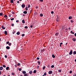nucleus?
<instances>
[{
  "mask_svg": "<svg viewBox=\"0 0 76 76\" xmlns=\"http://www.w3.org/2000/svg\"><path fill=\"white\" fill-rule=\"evenodd\" d=\"M72 54H73V52L72 51V50H71L69 52V55H72Z\"/></svg>",
  "mask_w": 76,
  "mask_h": 76,
  "instance_id": "nucleus-1",
  "label": "nucleus"
},
{
  "mask_svg": "<svg viewBox=\"0 0 76 76\" xmlns=\"http://www.w3.org/2000/svg\"><path fill=\"white\" fill-rule=\"evenodd\" d=\"M60 20V19H59V18H58V16L57 18H56V21L57 22H58Z\"/></svg>",
  "mask_w": 76,
  "mask_h": 76,
  "instance_id": "nucleus-2",
  "label": "nucleus"
},
{
  "mask_svg": "<svg viewBox=\"0 0 76 76\" xmlns=\"http://www.w3.org/2000/svg\"><path fill=\"white\" fill-rule=\"evenodd\" d=\"M53 73V71H50L48 72V74H52Z\"/></svg>",
  "mask_w": 76,
  "mask_h": 76,
  "instance_id": "nucleus-3",
  "label": "nucleus"
},
{
  "mask_svg": "<svg viewBox=\"0 0 76 76\" xmlns=\"http://www.w3.org/2000/svg\"><path fill=\"white\" fill-rule=\"evenodd\" d=\"M21 6L23 8H24V7H25V5L23 4V5H21Z\"/></svg>",
  "mask_w": 76,
  "mask_h": 76,
  "instance_id": "nucleus-4",
  "label": "nucleus"
},
{
  "mask_svg": "<svg viewBox=\"0 0 76 76\" xmlns=\"http://www.w3.org/2000/svg\"><path fill=\"white\" fill-rule=\"evenodd\" d=\"M6 48L7 50H9V49H10V47H9V46H7L6 47Z\"/></svg>",
  "mask_w": 76,
  "mask_h": 76,
  "instance_id": "nucleus-5",
  "label": "nucleus"
},
{
  "mask_svg": "<svg viewBox=\"0 0 76 76\" xmlns=\"http://www.w3.org/2000/svg\"><path fill=\"white\" fill-rule=\"evenodd\" d=\"M29 73L30 75H32V71H30L29 72Z\"/></svg>",
  "mask_w": 76,
  "mask_h": 76,
  "instance_id": "nucleus-6",
  "label": "nucleus"
},
{
  "mask_svg": "<svg viewBox=\"0 0 76 76\" xmlns=\"http://www.w3.org/2000/svg\"><path fill=\"white\" fill-rule=\"evenodd\" d=\"M4 33L5 35H7V32L6 31H5Z\"/></svg>",
  "mask_w": 76,
  "mask_h": 76,
  "instance_id": "nucleus-7",
  "label": "nucleus"
},
{
  "mask_svg": "<svg viewBox=\"0 0 76 76\" xmlns=\"http://www.w3.org/2000/svg\"><path fill=\"white\" fill-rule=\"evenodd\" d=\"M3 69V68L2 66L0 67V70H2Z\"/></svg>",
  "mask_w": 76,
  "mask_h": 76,
  "instance_id": "nucleus-8",
  "label": "nucleus"
},
{
  "mask_svg": "<svg viewBox=\"0 0 76 76\" xmlns=\"http://www.w3.org/2000/svg\"><path fill=\"white\" fill-rule=\"evenodd\" d=\"M10 1V3H13H13H13V0H11Z\"/></svg>",
  "mask_w": 76,
  "mask_h": 76,
  "instance_id": "nucleus-9",
  "label": "nucleus"
},
{
  "mask_svg": "<svg viewBox=\"0 0 76 76\" xmlns=\"http://www.w3.org/2000/svg\"><path fill=\"white\" fill-rule=\"evenodd\" d=\"M24 76H29V75H28V74H27V73H26V74H24Z\"/></svg>",
  "mask_w": 76,
  "mask_h": 76,
  "instance_id": "nucleus-10",
  "label": "nucleus"
},
{
  "mask_svg": "<svg viewBox=\"0 0 76 76\" xmlns=\"http://www.w3.org/2000/svg\"><path fill=\"white\" fill-rule=\"evenodd\" d=\"M22 73H23V74H26V72L25 71H23L22 72Z\"/></svg>",
  "mask_w": 76,
  "mask_h": 76,
  "instance_id": "nucleus-11",
  "label": "nucleus"
},
{
  "mask_svg": "<svg viewBox=\"0 0 76 76\" xmlns=\"http://www.w3.org/2000/svg\"><path fill=\"white\" fill-rule=\"evenodd\" d=\"M23 13H24V14H26L27 13V11H24L23 12Z\"/></svg>",
  "mask_w": 76,
  "mask_h": 76,
  "instance_id": "nucleus-12",
  "label": "nucleus"
},
{
  "mask_svg": "<svg viewBox=\"0 0 76 76\" xmlns=\"http://www.w3.org/2000/svg\"><path fill=\"white\" fill-rule=\"evenodd\" d=\"M9 66L7 67L6 68V69L7 70H9Z\"/></svg>",
  "mask_w": 76,
  "mask_h": 76,
  "instance_id": "nucleus-13",
  "label": "nucleus"
},
{
  "mask_svg": "<svg viewBox=\"0 0 76 76\" xmlns=\"http://www.w3.org/2000/svg\"><path fill=\"white\" fill-rule=\"evenodd\" d=\"M3 29H6V28L4 27V26H2L1 27Z\"/></svg>",
  "mask_w": 76,
  "mask_h": 76,
  "instance_id": "nucleus-14",
  "label": "nucleus"
},
{
  "mask_svg": "<svg viewBox=\"0 0 76 76\" xmlns=\"http://www.w3.org/2000/svg\"><path fill=\"white\" fill-rule=\"evenodd\" d=\"M58 33H56L55 34V36H58Z\"/></svg>",
  "mask_w": 76,
  "mask_h": 76,
  "instance_id": "nucleus-15",
  "label": "nucleus"
},
{
  "mask_svg": "<svg viewBox=\"0 0 76 76\" xmlns=\"http://www.w3.org/2000/svg\"><path fill=\"white\" fill-rule=\"evenodd\" d=\"M72 40L73 41H76V39L73 38H72Z\"/></svg>",
  "mask_w": 76,
  "mask_h": 76,
  "instance_id": "nucleus-16",
  "label": "nucleus"
},
{
  "mask_svg": "<svg viewBox=\"0 0 76 76\" xmlns=\"http://www.w3.org/2000/svg\"><path fill=\"white\" fill-rule=\"evenodd\" d=\"M16 34H17V35H19V34H20V32L19 31H18V32Z\"/></svg>",
  "mask_w": 76,
  "mask_h": 76,
  "instance_id": "nucleus-17",
  "label": "nucleus"
},
{
  "mask_svg": "<svg viewBox=\"0 0 76 76\" xmlns=\"http://www.w3.org/2000/svg\"><path fill=\"white\" fill-rule=\"evenodd\" d=\"M73 54H76V51H74L73 52Z\"/></svg>",
  "mask_w": 76,
  "mask_h": 76,
  "instance_id": "nucleus-18",
  "label": "nucleus"
},
{
  "mask_svg": "<svg viewBox=\"0 0 76 76\" xmlns=\"http://www.w3.org/2000/svg\"><path fill=\"white\" fill-rule=\"evenodd\" d=\"M69 19H72V16H69Z\"/></svg>",
  "mask_w": 76,
  "mask_h": 76,
  "instance_id": "nucleus-19",
  "label": "nucleus"
},
{
  "mask_svg": "<svg viewBox=\"0 0 76 76\" xmlns=\"http://www.w3.org/2000/svg\"><path fill=\"white\" fill-rule=\"evenodd\" d=\"M23 23H25V20H22Z\"/></svg>",
  "mask_w": 76,
  "mask_h": 76,
  "instance_id": "nucleus-20",
  "label": "nucleus"
},
{
  "mask_svg": "<svg viewBox=\"0 0 76 76\" xmlns=\"http://www.w3.org/2000/svg\"><path fill=\"white\" fill-rule=\"evenodd\" d=\"M40 16L41 17H42L43 16V14H41L40 15Z\"/></svg>",
  "mask_w": 76,
  "mask_h": 76,
  "instance_id": "nucleus-21",
  "label": "nucleus"
},
{
  "mask_svg": "<svg viewBox=\"0 0 76 76\" xmlns=\"http://www.w3.org/2000/svg\"><path fill=\"white\" fill-rule=\"evenodd\" d=\"M44 51H45V49H43L42 50H41L42 53H43Z\"/></svg>",
  "mask_w": 76,
  "mask_h": 76,
  "instance_id": "nucleus-22",
  "label": "nucleus"
},
{
  "mask_svg": "<svg viewBox=\"0 0 76 76\" xmlns=\"http://www.w3.org/2000/svg\"><path fill=\"white\" fill-rule=\"evenodd\" d=\"M38 64L39 65H40V64H41V62H40V61H38Z\"/></svg>",
  "mask_w": 76,
  "mask_h": 76,
  "instance_id": "nucleus-23",
  "label": "nucleus"
},
{
  "mask_svg": "<svg viewBox=\"0 0 76 76\" xmlns=\"http://www.w3.org/2000/svg\"><path fill=\"white\" fill-rule=\"evenodd\" d=\"M54 66L53 65H52L51 66V68H54Z\"/></svg>",
  "mask_w": 76,
  "mask_h": 76,
  "instance_id": "nucleus-24",
  "label": "nucleus"
},
{
  "mask_svg": "<svg viewBox=\"0 0 76 76\" xmlns=\"http://www.w3.org/2000/svg\"><path fill=\"white\" fill-rule=\"evenodd\" d=\"M52 57L53 58H55V56L54 54L52 55Z\"/></svg>",
  "mask_w": 76,
  "mask_h": 76,
  "instance_id": "nucleus-25",
  "label": "nucleus"
},
{
  "mask_svg": "<svg viewBox=\"0 0 76 76\" xmlns=\"http://www.w3.org/2000/svg\"><path fill=\"white\" fill-rule=\"evenodd\" d=\"M36 72H37V71L34 70V72H33V73H36Z\"/></svg>",
  "mask_w": 76,
  "mask_h": 76,
  "instance_id": "nucleus-26",
  "label": "nucleus"
},
{
  "mask_svg": "<svg viewBox=\"0 0 76 76\" xmlns=\"http://www.w3.org/2000/svg\"><path fill=\"white\" fill-rule=\"evenodd\" d=\"M44 75H45V76H47V73H46V72H45L44 73Z\"/></svg>",
  "mask_w": 76,
  "mask_h": 76,
  "instance_id": "nucleus-27",
  "label": "nucleus"
},
{
  "mask_svg": "<svg viewBox=\"0 0 76 76\" xmlns=\"http://www.w3.org/2000/svg\"><path fill=\"white\" fill-rule=\"evenodd\" d=\"M3 67H4L5 68L6 67V66L4 65H3Z\"/></svg>",
  "mask_w": 76,
  "mask_h": 76,
  "instance_id": "nucleus-28",
  "label": "nucleus"
},
{
  "mask_svg": "<svg viewBox=\"0 0 76 76\" xmlns=\"http://www.w3.org/2000/svg\"><path fill=\"white\" fill-rule=\"evenodd\" d=\"M2 15H3V13H0V16H2Z\"/></svg>",
  "mask_w": 76,
  "mask_h": 76,
  "instance_id": "nucleus-29",
  "label": "nucleus"
},
{
  "mask_svg": "<svg viewBox=\"0 0 76 76\" xmlns=\"http://www.w3.org/2000/svg\"><path fill=\"white\" fill-rule=\"evenodd\" d=\"M48 68H50V65H48L47 66Z\"/></svg>",
  "mask_w": 76,
  "mask_h": 76,
  "instance_id": "nucleus-30",
  "label": "nucleus"
},
{
  "mask_svg": "<svg viewBox=\"0 0 76 76\" xmlns=\"http://www.w3.org/2000/svg\"><path fill=\"white\" fill-rule=\"evenodd\" d=\"M28 26H25L24 27V28H25V29H28Z\"/></svg>",
  "mask_w": 76,
  "mask_h": 76,
  "instance_id": "nucleus-31",
  "label": "nucleus"
},
{
  "mask_svg": "<svg viewBox=\"0 0 76 76\" xmlns=\"http://www.w3.org/2000/svg\"><path fill=\"white\" fill-rule=\"evenodd\" d=\"M37 14V13L36 12H35L34 13V15H36Z\"/></svg>",
  "mask_w": 76,
  "mask_h": 76,
  "instance_id": "nucleus-32",
  "label": "nucleus"
},
{
  "mask_svg": "<svg viewBox=\"0 0 76 76\" xmlns=\"http://www.w3.org/2000/svg\"><path fill=\"white\" fill-rule=\"evenodd\" d=\"M58 72H61V69H59L58 71Z\"/></svg>",
  "mask_w": 76,
  "mask_h": 76,
  "instance_id": "nucleus-33",
  "label": "nucleus"
},
{
  "mask_svg": "<svg viewBox=\"0 0 76 76\" xmlns=\"http://www.w3.org/2000/svg\"><path fill=\"white\" fill-rule=\"evenodd\" d=\"M45 66H44L43 68V70H45Z\"/></svg>",
  "mask_w": 76,
  "mask_h": 76,
  "instance_id": "nucleus-34",
  "label": "nucleus"
},
{
  "mask_svg": "<svg viewBox=\"0 0 76 76\" xmlns=\"http://www.w3.org/2000/svg\"><path fill=\"white\" fill-rule=\"evenodd\" d=\"M25 9L26 10H28V7H26V8H25Z\"/></svg>",
  "mask_w": 76,
  "mask_h": 76,
  "instance_id": "nucleus-35",
  "label": "nucleus"
},
{
  "mask_svg": "<svg viewBox=\"0 0 76 76\" xmlns=\"http://www.w3.org/2000/svg\"><path fill=\"white\" fill-rule=\"evenodd\" d=\"M4 17H5V18H7V16L6 15H5Z\"/></svg>",
  "mask_w": 76,
  "mask_h": 76,
  "instance_id": "nucleus-36",
  "label": "nucleus"
},
{
  "mask_svg": "<svg viewBox=\"0 0 76 76\" xmlns=\"http://www.w3.org/2000/svg\"><path fill=\"white\" fill-rule=\"evenodd\" d=\"M11 44H12V43H9L8 44V45H10H10H11Z\"/></svg>",
  "mask_w": 76,
  "mask_h": 76,
  "instance_id": "nucleus-37",
  "label": "nucleus"
},
{
  "mask_svg": "<svg viewBox=\"0 0 76 76\" xmlns=\"http://www.w3.org/2000/svg\"><path fill=\"white\" fill-rule=\"evenodd\" d=\"M28 8H29V7H31V5H28Z\"/></svg>",
  "mask_w": 76,
  "mask_h": 76,
  "instance_id": "nucleus-38",
  "label": "nucleus"
},
{
  "mask_svg": "<svg viewBox=\"0 0 76 76\" xmlns=\"http://www.w3.org/2000/svg\"><path fill=\"white\" fill-rule=\"evenodd\" d=\"M19 71H21V70H22V69H21V68H20L19 69Z\"/></svg>",
  "mask_w": 76,
  "mask_h": 76,
  "instance_id": "nucleus-39",
  "label": "nucleus"
},
{
  "mask_svg": "<svg viewBox=\"0 0 76 76\" xmlns=\"http://www.w3.org/2000/svg\"><path fill=\"white\" fill-rule=\"evenodd\" d=\"M11 26H14V24H11Z\"/></svg>",
  "mask_w": 76,
  "mask_h": 76,
  "instance_id": "nucleus-40",
  "label": "nucleus"
},
{
  "mask_svg": "<svg viewBox=\"0 0 76 76\" xmlns=\"http://www.w3.org/2000/svg\"><path fill=\"white\" fill-rule=\"evenodd\" d=\"M18 66H20V64L19 63H18V64H17Z\"/></svg>",
  "mask_w": 76,
  "mask_h": 76,
  "instance_id": "nucleus-41",
  "label": "nucleus"
},
{
  "mask_svg": "<svg viewBox=\"0 0 76 76\" xmlns=\"http://www.w3.org/2000/svg\"><path fill=\"white\" fill-rule=\"evenodd\" d=\"M72 73V71H70V72H69V73Z\"/></svg>",
  "mask_w": 76,
  "mask_h": 76,
  "instance_id": "nucleus-42",
  "label": "nucleus"
},
{
  "mask_svg": "<svg viewBox=\"0 0 76 76\" xmlns=\"http://www.w3.org/2000/svg\"><path fill=\"white\" fill-rule=\"evenodd\" d=\"M12 75H15V74L14 73L12 72Z\"/></svg>",
  "mask_w": 76,
  "mask_h": 76,
  "instance_id": "nucleus-43",
  "label": "nucleus"
},
{
  "mask_svg": "<svg viewBox=\"0 0 76 76\" xmlns=\"http://www.w3.org/2000/svg\"><path fill=\"white\" fill-rule=\"evenodd\" d=\"M51 13L52 14H54V12H53V11H52V12H51Z\"/></svg>",
  "mask_w": 76,
  "mask_h": 76,
  "instance_id": "nucleus-44",
  "label": "nucleus"
},
{
  "mask_svg": "<svg viewBox=\"0 0 76 76\" xmlns=\"http://www.w3.org/2000/svg\"><path fill=\"white\" fill-rule=\"evenodd\" d=\"M11 20H14V18H12L11 19Z\"/></svg>",
  "mask_w": 76,
  "mask_h": 76,
  "instance_id": "nucleus-45",
  "label": "nucleus"
},
{
  "mask_svg": "<svg viewBox=\"0 0 76 76\" xmlns=\"http://www.w3.org/2000/svg\"><path fill=\"white\" fill-rule=\"evenodd\" d=\"M4 57H5V58H7V55H5Z\"/></svg>",
  "mask_w": 76,
  "mask_h": 76,
  "instance_id": "nucleus-46",
  "label": "nucleus"
},
{
  "mask_svg": "<svg viewBox=\"0 0 76 76\" xmlns=\"http://www.w3.org/2000/svg\"><path fill=\"white\" fill-rule=\"evenodd\" d=\"M9 43V42H6V44H8Z\"/></svg>",
  "mask_w": 76,
  "mask_h": 76,
  "instance_id": "nucleus-47",
  "label": "nucleus"
},
{
  "mask_svg": "<svg viewBox=\"0 0 76 76\" xmlns=\"http://www.w3.org/2000/svg\"><path fill=\"white\" fill-rule=\"evenodd\" d=\"M25 36V35H24V34H23L22 35V37H24Z\"/></svg>",
  "mask_w": 76,
  "mask_h": 76,
  "instance_id": "nucleus-48",
  "label": "nucleus"
},
{
  "mask_svg": "<svg viewBox=\"0 0 76 76\" xmlns=\"http://www.w3.org/2000/svg\"><path fill=\"white\" fill-rule=\"evenodd\" d=\"M40 1H41V2H43V0H40Z\"/></svg>",
  "mask_w": 76,
  "mask_h": 76,
  "instance_id": "nucleus-49",
  "label": "nucleus"
},
{
  "mask_svg": "<svg viewBox=\"0 0 76 76\" xmlns=\"http://www.w3.org/2000/svg\"><path fill=\"white\" fill-rule=\"evenodd\" d=\"M37 60H39V57H37Z\"/></svg>",
  "mask_w": 76,
  "mask_h": 76,
  "instance_id": "nucleus-50",
  "label": "nucleus"
},
{
  "mask_svg": "<svg viewBox=\"0 0 76 76\" xmlns=\"http://www.w3.org/2000/svg\"><path fill=\"white\" fill-rule=\"evenodd\" d=\"M71 23H73V20H71Z\"/></svg>",
  "mask_w": 76,
  "mask_h": 76,
  "instance_id": "nucleus-51",
  "label": "nucleus"
},
{
  "mask_svg": "<svg viewBox=\"0 0 76 76\" xmlns=\"http://www.w3.org/2000/svg\"><path fill=\"white\" fill-rule=\"evenodd\" d=\"M16 22L17 23L19 22V20H17L16 21Z\"/></svg>",
  "mask_w": 76,
  "mask_h": 76,
  "instance_id": "nucleus-52",
  "label": "nucleus"
},
{
  "mask_svg": "<svg viewBox=\"0 0 76 76\" xmlns=\"http://www.w3.org/2000/svg\"><path fill=\"white\" fill-rule=\"evenodd\" d=\"M60 44L61 45H63V43H62V42L61 43H60Z\"/></svg>",
  "mask_w": 76,
  "mask_h": 76,
  "instance_id": "nucleus-53",
  "label": "nucleus"
},
{
  "mask_svg": "<svg viewBox=\"0 0 76 76\" xmlns=\"http://www.w3.org/2000/svg\"><path fill=\"white\" fill-rule=\"evenodd\" d=\"M15 31H13V32H12V34H15Z\"/></svg>",
  "mask_w": 76,
  "mask_h": 76,
  "instance_id": "nucleus-54",
  "label": "nucleus"
},
{
  "mask_svg": "<svg viewBox=\"0 0 76 76\" xmlns=\"http://www.w3.org/2000/svg\"><path fill=\"white\" fill-rule=\"evenodd\" d=\"M32 26H33L32 25H31L30 26V28H32Z\"/></svg>",
  "mask_w": 76,
  "mask_h": 76,
  "instance_id": "nucleus-55",
  "label": "nucleus"
},
{
  "mask_svg": "<svg viewBox=\"0 0 76 76\" xmlns=\"http://www.w3.org/2000/svg\"><path fill=\"white\" fill-rule=\"evenodd\" d=\"M1 71H0V75H1Z\"/></svg>",
  "mask_w": 76,
  "mask_h": 76,
  "instance_id": "nucleus-56",
  "label": "nucleus"
},
{
  "mask_svg": "<svg viewBox=\"0 0 76 76\" xmlns=\"http://www.w3.org/2000/svg\"><path fill=\"white\" fill-rule=\"evenodd\" d=\"M74 35L75 36V37H76V33H75V34Z\"/></svg>",
  "mask_w": 76,
  "mask_h": 76,
  "instance_id": "nucleus-57",
  "label": "nucleus"
},
{
  "mask_svg": "<svg viewBox=\"0 0 76 76\" xmlns=\"http://www.w3.org/2000/svg\"><path fill=\"white\" fill-rule=\"evenodd\" d=\"M12 14H15V12H12Z\"/></svg>",
  "mask_w": 76,
  "mask_h": 76,
  "instance_id": "nucleus-58",
  "label": "nucleus"
},
{
  "mask_svg": "<svg viewBox=\"0 0 76 76\" xmlns=\"http://www.w3.org/2000/svg\"><path fill=\"white\" fill-rule=\"evenodd\" d=\"M36 9H38V7L37 6V7H36Z\"/></svg>",
  "mask_w": 76,
  "mask_h": 76,
  "instance_id": "nucleus-59",
  "label": "nucleus"
},
{
  "mask_svg": "<svg viewBox=\"0 0 76 76\" xmlns=\"http://www.w3.org/2000/svg\"><path fill=\"white\" fill-rule=\"evenodd\" d=\"M71 34H72V33H73V31H71Z\"/></svg>",
  "mask_w": 76,
  "mask_h": 76,
  "instance_id": "nucleus-60",
  "label": "nucleus"
},
{
  "mask_svg": "<svg viewBox=\"0 0 76 76\" xmlns=\"http://www.w3.org/2000/svg\"><path fill=\"white\" fill-rule=\"evenodd\" d=\"M9 17H11V15H9Z\"/></svg>",
  "mask_w": 76,
  "mask_h": 76,
  "instance_id": "nucleus-61",
  "label": "nucleus"
},
{
  "mask_svg": "<svg viewBox=\"0 0 76 76\" xmlns=\"http://www.w3.org/2000/svg\"><path fill=\"white\" fill-rule=\"evenodd\" d=\"M17 2V3H19V1H18Z\"/></svg>",
  "mask_w": 76,
  "mask_h": 76,
  "instance_id": "nucleus-62",
  "label": "nucleus"
},
{
  "mask_svg": "<svg viewBox=\"0 0 76 76\" xmlns=\"http://www.w3.org/2000/svg\"><path fill=\"white\" fill-rule=\"evenodd\" d=\"M15 66L16 67H17V65H15Z\"/></svg>",
  "mask_w": 76,
  "mask_h": 76,
  "instance_id": "nucleus-63",
  "label": "nucleus"
},
{
  "mask_svg": "<svg viewBox=\"0 0 76 76\" xmlns=\"http://www.w3.org/2000/svg\"><path fill=\"white\" fill-rule=\"evenodd\" d=\"M68 29H69V30H70V28H69Z\"/></svg>",
  "mask_w": 76,
  "mask_h": 76,
  "instance_id": "nucleus-64",
  "label": "nucleus"
}]
</instances>
